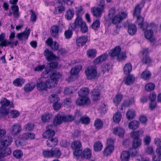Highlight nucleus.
Returning <instances> with one entry per match:
<instances>
[{
    "instance_id": "1",
    "label": "nucleus",
    "mask_w": 161,
    "mask_h": 161,
    "mask_svg": "<svg viewBox=\"0 0 161 161\" xmlns=\"http://www.w3.org/2000/svg\"><path fill=\"white\" fill-rule=\"evenodd\" d=\"M85 73L87 79L91 80L97 78L98 76L97 68L95 66H90L85 70Z\"/></svg>"
},
{
    "instance_id": "2",
    "label": "nucleus",
    "mask_w": 161,
    "mask_h": 161,
    "mask_svg": "<svg viewBox=\"0 0 161 161\" xmlns=\"http://www.w3.org/2000/svg\"><path fill=\"white\" fill-rule=\"evenodd\" d=\"M71 147L74 150V154L75 155L79 156L81 154L82 149L80 142L79 141H74L72 143Z\"/></svg>"
},
{
    "instance_id": "3",
    "label": "nucleus",
    "mask_w": 161,
    "mask_h": 161,
    "mask_svg": "<svg viewBox=\"0 0 161 161\" xmlns=\"http://www.w3.org/2000/svg\"><path fill=\"white\" fill-rule=\"evenodd\" d=\"M82 66L80 65H77L71 69V75L68 80L70 81H73L77 79L78 77V74L82 69Z\"/></svg>"
},
{
    "instance_id": "4",
    "label": "nucleus",
    "mask_w": 161,
    "mask_h": 161,
    "mask_svg": "<svg viewBox=\"0 0 161 161\" xmlns=\"http://www.w3.org/2000/svg\"><path fill=\"white\" fill-rule=\"evenodd\" d=\"M127 16V14L125 12H122L120 13H119L111 19L112 22L114 24H118L120 23L123 19L126 18Z\"/></svg>"
},
{
    "instance_id": "5",
    "label": "nucleus",
    "mask_w": 161,
    "mask_h": 161,
    "mask_svg": "<svg viewBox=\"0 0 161 161\" xmlns=\"http://www.w3.org/2000/svg\"><path fill=\"white\" fill-rule=\"evenodd\" d=\"M81 98H78L76 101V104L79 106L87 105L90 104L91 101L89 98L87 97H81Z\"/></svg>"
},
{
    "instance_id": "6",
    "label": "nucleus",
    "mask_w": 161,
    "mask_h": 161,
    "mask_svg": "<svg viewBox=\"0 0 161 161\" xmlns=\"http://www.w3.org/2000/svg\"><path fill=\"white\" fill-rule=\"evenodd\" d=\"M137 20L136 24H138V27L141 30L144 31L148 27V24L147 22H143L144 19L141 16L136 17Z\"/></svg>"
},
{
    "instance_id": "7",
    "label": "nucleus",
    "mask_w": 161,
    "mask_h": 161,
    "mask_svg": "<svg viewBox=\"0 0 161 161\" xmlns=\"http://www.w3.org/2000/svg\"><path fill=\"white\" fill-rule=\"evenodd\" d=\"M21 130V126L20 125L15 124L11 127L9 131L12 135L15 136L19 133Z\"/></svg>"
},
{
    "instance_id": "8",
    "label": "nucleus",
    "mask_w": 161,
    "mask_h": 161,
    "mask_svg": "<svg viewBox=\"0 0 161 161\" xmlns=\"http://www.w3.org/2000/svg\"><path fill=\"white\" fill-rule=\"evenodd\" d=\"M142 141L140 139H135L132 142V147L134 148H131L130 151L132 154L135 155L136 153V149L139 147L141 144Z\"/></svg>"
},
{
    "instance_id": "9",
    "label": "nucleus",
    "mask_w": 161,
    "mask_h": 161,
    "mask_svg": "<svg viewBox=\"0 0 161 161\" xmlns=\"http://www.w3.org/2000/svg\"><path fill=\"white\" fill-rule=\"evenodd\" d=\"M46 43L54 51H56L58 49L59 45L58 42L56 41L53 42L51 38H48L46 40Z\"/></svg>"
},
{
    "instance_id": "10",
    "label": "nucleus",
    "mask_w": 161,
    "mask_h": 161,
    "mask_svg": "<svg viewBox=\"0 0 161 161\" xmlns=\"http://www.w3.org/2000/svg\"><path fill=\"white\" fill-rule=\"evenodd\" d=\"M30 29H29L27 30V28H26L24 31L21 33H18L16 36L20 40L27 39L30 34Z\"/></svg>"
},
{
    "instance_id": "11",
    "label": "nucleus",
    "mask_w": 161,
    "mask_h": 161,
    "mask_svg": "<svg viewBox=\"0 0 161 161\" xmlns=\"http://www.w3.org/2000/svg\"><path fill=\"white\" fill-rule=\"evenodd\" d=\"M84 22L82 21L81 17H77L75 19L74 24H72L71 25V28L74 30L77 28H79L81 25Z\"/></svg>"
},
{
    "instance_id": "12",
    "label": "nucleus",
    "mask_w": 161,
    "mask_h": 161,
    "mask_svg": "<svg viewBox=\"0 0 161 161\" xmlns=\"http://www.w3.org/2000/svg\"><path fill=\"white\" fill-rule=\"evenodd\" d=\"M103 8L94 7L92 8L91 11L93 15L97 18L100 17L103 11Z\"/></svg>"
},
{
    "instance_id": "13",
    "label": "nucleus",
    "mask_w": 161,
    "mask_h": 161,
    "mask_svg": "<svg viewBox=\"0 0 161 161\" xmlns=\"http://www.w3.org/2000/svg\"><path fill=\"white\" fill-rule=\"evenodd\" d=\"M44 54L46 57L47 60L48 61L53 60L56 58V56L53 52L47 49H46L44 51Z\"/></svg>"
},
{
    "instance_id": "14",
    "label": "nucleus",
    "mask_w": 161,
    "mask_h": 161,
    "mask_svg": "<svg viewBox=\"0 0 161 161\" xmlns=\"http://www.w3.org/2000/svg\"><path fill=\"white\" fill-rule=\"evenodd\" d=\"M144 4V2L142 1L140 3L137 5L135 8L133 13V15L136 17L140 16L141 13V10L143 7Z\"/></svg>"
},
{
    "instance_id": "15",
    "label": "nucleus",
    "mask_w": 161,
    "mask_h": 161,
    "mask_svg": "<svg viewBox=\"0 0 161 161\" xmlns=\"http://www.w3.org/2000/svg\"><path fill=\"white\" fill-rule=\"evenodd\" d=\"M87 41V37L82 36L78 37L76 40V43L78 46H82L85 45Z\"/></svg>"
},
{
    "instance_id": "16",
    "label": "nucleus",
    "mask_w": 161,
    "mask_h": 161,
    "mask_svg": "<svg viewBox=\"0 0 161 161\" xmlns=\"http://www.w3.org/2000/svg\"><path fill=\"white\" fill-rule=\"evenodd\" d=\"M47 145L48 147H53L56 145L58 143L57 138L53 137L48 138L47 142Z\"/></svg>"
},
{
    "instance_id": "17",
    "label": "nucleus",
    "mask_w": 161,
    "mask_h": 161,
    "mask_svg": "<svg viewBox=\"0 0 161 161\" xmlns=\"http://www.w3.org/2000/svg\"><path fill=\"white\" fill-rule=\"evenodd\" d=\"M108 57V55L106 53L103 54L96 58L93 61V63L95 64L101 63L105 61Z\"/></svg>"
},
{
    "instance_id": "18",
    "label": "nucleus",
    "mask_w": 161,
    "mask_h": 161,
    "mask_svg": "<svg viewBox=\"0 0 161 161\" xmlns=\"http://www.w3.org/2000/svg\"><path fill=\"white\" fill-rule=\"evenodd\" d=\"M144 35L146 38L151 42H153L154 41V38L153 37V31L152 30L149 29L146 31L145 32Z\"/></svg>"
},
{
    "instance_id": "19",
    "label": "nucleus",
    "mask_w": 161,
    "mask_h": 161,
    "mask_svg": "<svg viewBox=\"0 0 161 161\" xmlns=\"http://www.w3.org/2000/svg\"><path fill=\"white\" fill-rule=\"evenodd\" d=\"M50 32L52 36L54 38L58 37L59 28L57 25H53L51 27Z\"/></svg>"
},
{
    "instance_id": "20",
    "label": "nucleus",
    "mask_w": 161,
    "mask_h": 161,
    "mask_svg": "<svg viewBox=\"0 0 161 161\" xmlns=\"http://www.w3.org/2000/svg\"><path fill=\"white\" fill-rule=\"evenodd\" d=\"M2 105L1 106L6 108L8 106L9 108H12L14 107V104L12 102H10L6 98L2 99L0 102Z\"/></svg>"
},
{
    "instance_id": "21",
    "label": "nucleus",
    "mask_w": 161,
    "mask_h": 161,
    "mask_svg": "<svg viewBox=\"0 0 161 161\" xmlns=\"http://www.w3.org/2000/svg\"><path fill=\"white\" fill-rule=\"evenodd\" d=\"M47 85L46 82L41 81L37 82L36 85V87L37 90L41 92L47 90Z\"/></svg>"
},
{
    "instance_id": "22",
    "label": "nucleus",
    "mask_w": 161,
    "mask_h": 161,
    "mask_svg": "<svg viewBox=\"0 0 161 161\" xmlns=\"http://www.w3.org/2000/svg\"><path fill=\"white\" fill-rule=\"evenodd\" d=\"M90 92L89 89L87 87H83L78 91L79 96L80 97H86Z\"/></svg>"
},
{
    "instance_id": "23",
    "label": "nucleus",
    "mask_w": 161,
    "mask_h": 161,
    "mask_svg": "<svg viewBox=\"0 0 161 161\" xmlns=\"http://www.w3.org/2000/svg\"><path fill=\"white\" fill-rule=\"evenodd\" d=\"M136 31V26L133 24H130L128 26V32L131 36L134 35Z\"/></svg>"
},
{
    "instance_id": "24",
    "label": "nucleus",
    "mask_w": 161,
    "mask_h": 161,
    "mask_svg": "<svg viewBox=\"0 0 161 161\" xmlns=\"http://www.w3.org/2000/svg\"><path fill=\"white\" fill-rule=\"evenodd\" d=\"M113 133L115 135L119 136H123L125 133L124 130L120 127H117L114 129Z\"/></svg>"
},
{
    "instance_id": "25",
    "label": "nucleus",
    "mask_w": 161,
    "mask_h": 161,
    "mask_svg": "<svg viewBox=\"0 0 161 161\" xmlns=\"http://www.w3.org/2000/svg\"><path fill=\"white\" fill-rule=\"evenodd\" d=\"M11 153V149L9 147H4L0 150V155L2 157H4L10 155Z\"/></svg>"
},
{
    "instance_id": "26",
    "label": "nucleus",
    "mask_w": 161,
    "mask_h": 161,
    "mask_svg": "<svg viewBox=\"0 0 161 161\" xmlns=\"http://www.w3.org/2000/svg\"><path fill=\"white\" fill-rule=\"evenodd\" d=\"M130 156V153L129 152L123 151L120 156V160L121 161H128Z\"/></svg>"
},
{
    "instance_id": "27",
    "label": "nucleus",
    "mask_w": 161,
    "mask_h": 161,
    "mask_svg": "<svg viewBox=\"0 0 161 161\" xmlns=\"http://www.w3.org/2000/svg\"><path fill=\"white\" fill-rule=\"evenodd\" d=\"M100 96V93L98 90L95 89L92 91V97L93 100H98L99 99Z\"/></svg>"
},
{
    "instance_id": "28",
    "label": "nucleus",
    "mask_w": 161,
    "mask_h": 161,
    "mask_svg": "<svg viewBox=\"0 0 161 161\" xmlns=\"http://www.w3.org/2000/svg\"><path fill=\"white\" fill-rule=\"evenodd\" d=\"M55 133L54 130H47L42 135L43 138H50V137H53L55 135Z\"/></svg>"
},
{
    "instance_id": "29",
    "label": "nucleus",
    "mask_w": 161,
    "mask_h": 161,
    "mask_svg": "<svg viewBox=\"0 0 161 161\" xmlns=\"http://www.w3.org/2000/svg\"><path fill=\"white\" fill-rule=\"evenodd\" d=\"M45 82L46 83L47 87L48 88H53L57 84V83L56 82V81L54 80L50 77L49 79H47Z\"/></svg>"
},
{
    "instance_id": "30",
    "label": "nucleus",
    "mask_w": 161,
    "mask_h": 161,
    "mask_svg": "<svg viewBox=\"0 0 161 161\" xmlns=\"http://www.w3.org/2000/svg\"><path fill=\"white\" fill-rule=\"evenodd\" d=\"M52 157L59 158L61 154L60 149L58 148H55L51 149Z\"/></svg>"
},
{
    "instance_id": "31",
    "label": "nucleus",
    "mask_w": 161,
    "mask_h": 161,
    "mask_svg": "<svg viewBox=\"0 0 161 161\" xmlns=\"http://www.w3.org/2000/svg\"><path fill=\"white\" fill-rule=\"evenodd\" d=\"M64 122L63 116L59 114L57 115L53 120V123L54 125H60Z\"/></svg>"
},
{
    "instance_id": "32",
    "label": "nucleus",
    "mask_w": 161,
    "mask_h": 161,
    "mask_svg": "<svg viewBox=\"0 0 161 161\" xmlns=\"http://www.w3.org/2000/svg\"><path fill=\"white\" fill-rule=\"evenodd\" d=\"M123 98V95L121 94H117L113 99V103L116 106L120 103Z\"/></svg>"
},
{
    "instance_id": "33",
    "label": "nucleus",
    "mask_w": 161,
    "mask_h": 161,
    "mask_svg": "<svg viewBox=\"0 0 161 161\" xmlns=\"http://www.w3.org/2000/svg\"><path fill=\"white\" fill-rule=\"evenodd\" d=\"M62 75L58 72L56 71L54 72L50 75V77L54 80L56 81V82L58 83V79L61 78Z\"/></svg>"
},
{
    "instance_id": "34",
    "label": "nucleus",
    "mask_w": 161,
    "mask_h": 161,
    "mask_svg": "<svg viewBox=\"0 0 161 161\" xmlns=\"http://www.w3.org/2000/svg\"><path fill=\"white\" fill-rule=\"evenodd\" d=\"M143 131L142 130H138L133 131L130 133V136L133 139H140L139 136H142L143 134Z\"/></svg>"
},
{
    "instance_id": "35",
    "label": "nucleus",
    "mask_w": 161,
    "mask_h": 161,
    "mask_svg": "<svg viewBox=\"0 0 161 161\" xmlns=\"http://www.w3.org/2000/svg\"><path fill=\"white\" fill-rule=\"evenodd\" d=\"M3 143L5 147L10 145L12 142L13 139L10 136H6L2 140Z\"/></svg>"
},
{
    "instance_id": "36",
    "label": "nucleus",
    "mask_w": 161,
    "mask_h": 161,
    "mask_svg": "<svg viewBox=\"0 0 161 161\" xmlns=\"http://www.w3.org/2000/svg\"><path fill=\"white\" fill-rule=\"evenodd\" d=\"M132 66L130 63H127L125 64L123 70L124 73L125 75L129 74L131 71Z\"/></svg>"
},
{
    "instance_id": "37",
    "label": "nucleus",
    "mask_w": 161,
    "mask_h": 161,
    "mask_svg": "<svg viewBox=\"0 0 161 161\" xmlns=\"http://www.w3.org/2000/svg\"><path fill=\"white\" fill-rule=\"evenodd\" d=\"M11 9L14 17L18 18L19 16L18 6L16 5H13L11 6Z\"/></svg>"
},
{
    "instance_id": "38",
    "label": "nucleus",
    "mask_w": 161,
    "mask_h": 161,
    "mask_svg": "<svg viewBox=\"0 0 161 161\" xmlns=\"http://www.w3.org/2000/svg\"><path fill=\"white\" fill-rule=\"evenodd\" d=\"M9 112L8 108H7L4 107L3 106L0 107V119H2L3 116L7 115Z\"/></svg>"
},
{
    "instance_id": "39",
    "label": "nucleus",
    "mask_w": 161,
    "mask_h": 161,
    "mask_svg": "<svg viewBox=\"0 0 161 161\" xmlns=\"http://www.w3.org/2000/svg\"><path fill=\"white\" fill-rule=\"evenodd\" d=\"M25 82V80L18 78L13 81V84L16 86H21Z\"/></svg>"
},
{
    "instance_id": "40",
    "label": "nucleus",
    "mask_w": 161,
    "mask_h": 161,
    "mask_svg": "<svg viewBox=\"0 0 161 161\" xmlns=\"http://www.w3.org/2000/svg\"><path fill=\"white\" fill-rule=\"evenodd\" d=\"M35 84L33 82H31L26 84L24 87V90L26 92H30L35 87Z\"/></svg>"
},
{
    "instance_id": "41",
    "label": "nucleus",
    "mask_w": 161,
    "mask_h": 161,
    "mask_svg": "<svg viewBox=\"0 0 161 161\" xmlns=\"http://www.w3.org/2000/svg\"><path fill=\"white\" fill-rule=\"evenodd\" d=\"M49 101L51 103H54L56 102H58L59 98L56 94H52L49 97Z\"/></svg>"
},
{
    "instance_id": "42",
    "label": "nucleus",
    "mask_w": 161,
    "mask_h": 161,
    "mask_svg": "<svg viewBox=\"0 0 161 161\" xmlns=\"http://www.w3.org/2000/svg\"><path fill=\"white\" fill-rule=\"evenodd\" d=\"M135 77L131 75H128L125 80V83L127 85L132 84L135 80Z\"/></svg>"
},
{
    "instance_id": "43",
    "label": "nucleus",
    "mask_w": 161,
    "mask_h": 161,
    "mask_svg": "<svg viewBox=\"0 0 161 161\" xmlns=\"http://www.w3.org/2000/svg\"><path fill=\"white\" fill-rule=\"evenodd\" d=\"M139 125V123L138 121L134 120L129 123V127L130 129L135 130L137 129Z\"/></svg>"
},
{
    "instance_id": "44",
    "label": "nucleus",
    "mask_w": 161,
    "mask_h": 161,
    "mask_svg": "<svg viewBox=\"0 0 161 161\" xmlns=\"http://www.w3.org/2000/svg\"><path fill=\"white\" fill-rule=\"evenodd\" d=\"M120 47L119 46L116 47L114 50L112 51L110 53V56L112 57L117 56L120 53Z\"/></svg>"
},
{
    "instance_id": "45",
    "label": "nucleus",
    "mask_w": 161,
    "mask_h": 161,
    "mask_svg": "<svg viewBox=\"0 0 161 161\" xmlns=\"http://www.w3.org/2000/svg\"><path fill=\"white\" fill-rule=\"evenodd\" d=\"M94 125L95 127L98 130L101 129L103 126V121L99 119H97L95 120L94 123Z\"/></svg>"
},
{
    "instance_id": "46",
    "label": "nucleus",
    "mask_w": 161,
    "mask_h": 161,
    "mask_svg": "<svg viewBox=\"0 0 161 161\" xmlns=\"http://www.w3.org/2000/svg\"><path fill=\"white\" fill-rule=\"evenodd\" d=\"M114 147H112L107 145L105 149L103 151V154L104 155L108 156L113 151Z\"/></svg>"
},
{
    "instance_id": "47",
    "label": "nucleus",
    "mask_w": 161,
    "mask_h": 161,
    "mask_svg": "<svg viewBox=\"0 0 161 161\" xmlns=\"http://www.w3.org/2000/svg\"><path fill=\"white\" fill-rule=\"evenodd\" d=\"M74 14V11L73 10L69 9L66 12L65 17L67 19L70 20L73 17Z\"/></svg>"
},
{
    "instance_id": "48",
    "label": "nucleus",
    "mask_w": 161,
    "mask_h": 161,
    "mask_svg": "<svg viewBox=\"0 0 161 161\" xmlns=\"http://www.w3.org/2000/svg\"><path fill=\"white\" fill-rule=\"evenodd\" d=\"M92 155V152L91 150L88 148L84 149L83 152V156L86 159H89Z\"/></svg>"
},
{
    "instance_id": "49",
    "label": "nucleus",
    "mask_w": 161,
    "mask_h": 161,
    "mask_svg": "<svg viewBox=\"0 0 161 161\" xmlns=\"http://www.w3.org/2000/svg\"><path fill=\"white\" fill-rule=\"evenodd\" d=\"M121 118V114L120 112H117L114 115L113 119L114 121L116 123H119Z\"/></svg>"
},
{
    "instance_id": "50",
    "label": "nucleus",
    "mask_w": 161,
    "mask_h": 161,
    "mask_svg": "<svg viewBox=\"0 0 161 161\" xmlns=\"http://www.w3.org/2000/svg\"><path fill=\"white\" fill-rule=\"evenodd\" d=\"M97 53L95 49H92L87 51V54L89 57L93 58L96 56Z\"/></svg>"
},
{
    "instance_id": "51",
    "label": "nucleus",
    "mask_w": 161,
    "mask_h": 161,
    "mask_svg": "<svg viewBox=\"0 0 161 161\" xmlns=\"http://www.w3.org/2000/svg\"><path fill=\"white\" fill-rule=\"evenodd\" d=\"M94 148L96 151H101L103 148V144L99 142H95L94 145Z\"/></svg>"
},
{
    "instance_id": "52",
    "label": "nucleus",
    "mask_w": 161,
    "mask_h": 161,
    "mask_svg": "<svg viewBox=\"0 0 161 161\" xmlns=\"http://www.w3.org/2000/svg\"><path fill=\"white\" fill-rule=\"evenodd\" d=\"M65 8L64 6H61L59 7H55L54 13L55 14H58L61 13L63 11L65 10Z\"/></svg>"
},
{
    "instance_id": "53",
    "label": "nucleus",
    "mask_w": 161,
    "mask_h": 161,
    "mask_svg": "<svg viewBox=\"0 0 161 161\" xmlns=\"http://www.w3.org/2000/svg\"><path fill=\"white\" fill-rule=\"evenodd\" d=\"M155 85L153 83H149L145 85V89L147 92H150L154 89Z\"/></svg>"
},
{
    "instance_id": "54",
    "label": "nucleus",
    "mask_w": 161,
    "mask_h": 161,
    "mask_svg": "<svg viewBox=\"0 0 161 161\" xmlns=\"http://www.w3.org/2000/svg\"><path fill=\"white\" fill-rule=\"evenodd\" d=\"M52 117V115L48 113H46L42 116L41 119L43 122H47L51 119Z\"/></svg>"
},
{
    "instance_id": "55",
    "label": "nucleus",
    "mask_w": 161,
    "mask_h": 161,
    "mask_svg": "<svg viewBox=\"0 0 161 161\" xmlns=\"http://www.w3.org/2000/svg\"><path fill=\"white\" fill-rule=\"evenodd\" d=\"M135 116V114L134 112L131 110H129L128 111L126 114L127 118L129 119H133Z\"/></svg>"
},
{
    "instance_id": "56",
    "label": "nucleus",
    "mask_w": 161,
    "mask_h": 161,
    "mask_svg": "<svg viewBox=\"0 0 161 161\" xmlns=\"http://www.w3.org/2000/svg\"><path fill=\"white\" fill-rule=\"evenodd\" d=\"M151 74L148 71H144L142 74V77L145 80L148 79L151 77Z\"/></svg>"
},
{
    "instance_id": "57",
    "label": "nucleus",
    "mask_w": 161,
    "mask_h": 161,
    "mask_svg": "<svg viewBox=\"0 0 161 161\" xmlns=\"http://www.w3.org/2000/svg\"><path fill=\"white\" fill-rule=\"evenodd\" d=\"M81 123L85 125H87L89 123L90 119L87 116H84L80 119Z\"/></svg>"
},
{
    "instance_id": "58",
    "label": "nucleus",
    "mask_w": 161,
    "mask_h": 161,
    "mask_svg": "<svg viewBox=\"0 0 161 161\" xmlns=\"http://www.w3.org/2000/svg\"><path fill=\"white\" fill-rule=\"evenodd\" d=\"M14 156L17 158H21L23 155V153L20 150H17L13 153Z\"/></svg>"
},
{
    "instance_id": "59",
    "label": "nucleus",
    "mask_w": 161,
    "mask_h": 161,
    "mask_svg": "<svg viewBox=\"0 0 161 161\" xmlns=\"http://www.w3.org/2000/svg\"><path fill=\"white\" fill-rule=\"evenodd\" d=\"M100 25V23L99 20L98 19H97L93 22L92 25L91 27L93 30H97L99 27Z\"/></svg>"
},
{
    "instance_id": "60",
    "label": "nucleus",
    "mask_w": 161,
    "mask_h": 161,
    "mask_svg": "<svg viewBox=\"0 0 161 161\" xmlns=\"http://www.w3.org/2000/svg\"><path fill=\"white\" fill-rule=\"evenodd\" d=\"M64 122H67L73 121L74 120L75 118L74 116L70 115H69L67 116H63Z\"/></svg>"
},
{
    "instance_id": "61",
    "label": "nucleus",
    "mask_w": 161,
    "mask_h": 161,
    "mask_svg": "<svg viewBox=\"0 0 161 161\" xmlns=\"http://www.w3.org/2000/svg\"><path fill=\"white\" fill-rule=\"evenodd\" d=\"M34 127V124L31 123H28L24 126V128L26 131H31L33 129Z\"/></svg>"
},
{
    "instance_id": "62",
    "label": "nucleus",
    "mask_w": 161,
    "mask_h": 161,
    "mask_svg": "<svg viewBox=\"0 0 161 161\" xmlns=\"http://www.w3.org/2000/svg\"><path fill=\"white\" fill-rule=\"evenodd\" d=\"M148 27L150 28L149 29L152 30L153 32L157 31L158 25L153 23H151L149 25H148Z\"/></svg>"
},
{
    "instance_id": "63",
    "label": "nucleus",
    "mask_w": 161,
    "mask_h": 161,
    "mask_svg": "<svg viewBox=\"0 0 161 161\" xmlns=\"http://www.w3.org/2000/svg\"><path fill=\"white\" fill-rule=\"evenodd\" d=\"M75 8L76 9L75 11V13L77 17H80V16L83 14L82 7L80 6L79 7Z\"/></svg>"
},
{
    "instance_id": "64",
    "label": "nucleus",
    "mask_w": 161,
    "mask_h": 161,
    "mask_svg": "<svg viewBox=\"0 0 161 161\" xmlns=\"http://www.w3.org/2000/svg\"><path fill=\"white\" fill-rule=\"evenodd\" d=\"M80 27V28L81 31L82 33H84L87 31L88 28L85 22L82 24V25Z\"/></svg>"
}]
</instances>
